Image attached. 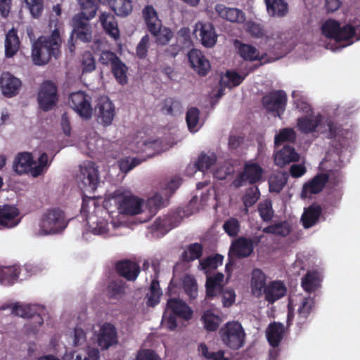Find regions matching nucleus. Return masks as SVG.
<instances>
[{"label":"nucleus","mask_w":360,"mask_h":360,"mask_svg":"<svg viewBox=\"0 0 360 360\" xmlns=\"http://www.w3.org/2000/svg\"><path fill=\"white\" fill-rule=\"evenodd\" d=\"M115 202L120 213L135 215L141 212L143 201L129 195H117Z\"/></svg>","instance_id":"nucleus-10"},{"label":"nucleus","mask_w":360,"mask_h":360,"mask_svg":"<svg viewBox=\"0 0 360 360\" xmlns=\"http://www.w3.org/2000/svg\"><path fill=\"white\" fill-rule=\"evenodd\" d=\"M109 6L112 11L120 17H127L132 11L131 0H109Z\"/></svg>","instance_id":"nucleus-32"},{"label":"nucleus","mask_w":360,"mask_h":360,"mask_svg":"<svg viewBox=\"0 0 360 360\" xmlns=\"http://www.w3.org/2000/svg\"><path fill=\"white\" fill-rule=\"evenodd\" d=\"M82 13L89 15L90 18H94L98 11V4L96 0H77Z\"/></svg>","instance_id":"nucleus-56"},{"label":"nucleus","mask_w":360,"mask_h":360,"mask_svg":"<svg viewBox=\"0 0 360 360\" xmlns=\"http://www.w3.org/2000/svg\"><path fill=\"white\" fill-rule=\"evenodd\" d=\"M287 95L283 90H274L262 98L264 108L272 115L281 117L285 110Z\"/></svg>","instance_id":"nucleus-6"},{"label":"nucleus","mask_w":360,"mask_h":360,"mask_svg":"<svg viewBox=\"0 0 360 360\" xmlns=\"http://www.w3.org/2000/svg\"><path fill=\"white\" fill-rule=\"evenodd\" d=\"M19 268L17 266H4L0 268V281L3 285H12L18 278Z\"/></svg>","instance_id":"nucleus-37"},{"label":"nucleus","mask_w":360,"mask_h":360,"mask_svg":"<svg viewBox=\"0 0 360 360\" xmlns=\"http://www.w3.org/2000/svg\"><path fill=\"white\" fill-rule=\"evenodd\" d=\"M199 116L200 111L196 108H191L187 111L186 120L191 132H196L201 127Z\"/></svg>","instance_id":"nucleus-43"},{"label":"nucleus","mask_w":360,"mask_h":360,"mask_svg":"<svg viewBox=\"0 0 360 360\" xmlns=\"http://www.w3.org/2000/svg\"><path fill=\"white\" fill-rule=\"evenodd\" d=\"M143 15L148 30L151 34L156 33L162 27L156 11L152 6H147L143 10Z\"/></svg>","instance_id":"nucleus-27"},{"label":"nucleus","mask_w":360,"mask_h":360,"mask_svg":"<svg viewBox=\"0 0 360 360\" xmlns=\"http://www.w3.org/2000/svg\"><path fill=\"white\" fill-rule=\"evenodd\" d=\"M93 18H90L89 15L82 13L75 14L72 20L73 27L72 30H82L84 28L91 27V26L89 23V20Z\"/></svg>","instance_id":"nucleus-54"},{"label":"nucleus","mask_w":360,"mask_h":360,"mask_svg":"<svg viewBox=\"0 0 360 360\" xmlns=\"http://www.w3.org/2000/svg\"><path fill=\"white\" fill-rule=\"evenodd\" d=\"M321 214V208L318 205L313 204L304 209L301 217L303 226L309 229L314 226L318 222Z\"/></svg>","instance_id":"nucleus-28"},{"label":"nucleus","mask_w":360,"mask_h":360,"mask_svg":"<svg viewBox=\"0 0 360 360\" xmlns=\"http://www.w3.org/2000/svg\"><path fill=\"white\" fill-rule=\"evenodd\" d=\"M223 229L229 236H236L240 230L239 221L236 218H231L224 222Z\"/></svg>","instance_id":"nucleus-60"},{"label":"nucleus","mask_w":360,"mask_h":360,"mask_svg":"<svg viewBox=\"0 0 360 360\" xmlns=\"http://www.w3.org/2000/svg\"><path fill=\"white\" fill-rule=\"evenodd\" d=\"M286 293V288L281 281H271L264 288L263 295L269 303H274L283 297Z\"/></svg>","instance_id":"nucleus-22"},{"label":"nucleus","mask_w":360,"mask_h":360,"mask_svg":"<svg viewBox=\"0 0 360 360\" xmlns=\"http://www.w3.org/2000/svg\"><path fill=\"white\" fill-rule=\"evenodd\" d=\"M182 108L179 101L172 98H167L162 102L161 110L165 115L175 116L181 113Z\"/></svg>","instance_id":"nucleus-39"},{"label":"nucleus","mask_w":360,"mask_h":360,"mask_svg":"<svg viewBox=\"0 0 360 360\" xmlns=\"http://www.w3.org/2000/svg\"><path fill=\"white\" fill-rule=\"evenodd\" d=\"M20 46L19 39L14 29L11 30L6 36L5 53L8 58L13 56Z\"/></svg>","instance_id":"nucleus-36"},{"label":"nucleus","mask_w":360,"mask_h":360,"mask_svg":"<svg viewBox=\"0 0 360 360\" xmlns=\"http://www.w3.org/2000/svg\"><path fill=\"white\" fill-rule=\"evenodd\" d=\"M32 15L38 18L44 8L43 0H25Z\"/></svg>","instance_id":"nucleus-62"},{"label":"nucleus","mask_w":360,"mask_h":360,"mask_svg":"<svg viewBox=\"0 0 360 360\" xmlns=\"http://www.w3.org/2000/svg\"><path fill=\"white\" fill-rule=\"evenodd\" d=\"M66 226L67 222L63 212L60 209L49 210L43 215L39 233L54 234L64 230Z\"/></svg>","instance_id":"nucleus-4"},{"label":"nucleus","mask_w":360,"mask_h":360,"mask_svg":"<svg viewBox=\"0 0 360 360\" xmlns=\"http://www.w3.org/2000/svg\"><path fill=\"white\" fill-rule=\"evenodd\" d=\"M259 192L257 187L250 188L243 196V204L246 209L252 206L259 199Z\"/></svg>","instance_id":"nucleus-59"},{"label":"nucleus","mask_w":360,"mask_h":360,"mask_svg":"<svg viewBox=\"0 0 360 360\" xmlns=\"http://www.w3.org/2000/svg\"><path fill=\"white\" fill-rule=\"evenodd\" d=\"M166 309L171 311L172 314L185 320H189L192 317V309L185 302L178 298L168 300Z\"/></svg>","instance_id":"nucleus-21"},{"label":"nucleus","mask_w":360,"mask_h":360,"mask_svg":"<svg viewBox=\"0 0 360 360\" xmlns=\"http://www.w3.org/2000/svg\"><path fill=\"white\" fill-rule=\"evenodd\" d=\"M21 85V81L9 72H4L0 77L1 91L8 98L15 96Z\"/></svg>","instance_id":"nucleus-14"},{"label":"nucleus","mask_w":360,"mask_h":360,"mask_svg":"<svg viewBox=\"0 0 360 360\" xmlns=\"http://www.w3.org/2000/svg\"><path fill=\"white\" fill-rule=\"evenodd\" d=\"M183 288L191 300L198 296V285L195 279L191 275H186L182 278Z\"/></svg>","instance_id":"nucleus-46"},{"label":"nucleus","mask_w":360,"mask_h":360,"mask_svg":"<svg viewBox=\"0 0 360 360\" xmlns=\"http://www.w3.org/2000/svg\"><path fill=\"white\" fill-rule=\"evenodd\" d=\"M143 160H141L138 158H130L127 157L122 159L119 162V167L122 172L127 173L138 166Z\"/></svg>","instance_id":"nucleus-58"},{"label":"nucleus","mask_w":360,"mask_h":360,"mask_svg":"<svg viewBox=\"0 0 360 360\" xmlns=\"http://www.w3.org/2000/svg\"><path fill=\"white\" fill-rule=\"evenodd\" d=\"M12 313L22 318H31L34 324L32 333H35L37 328L42 325L44 321L40 314L37 311V307L31 304H20L18 303L11 305Z\"/></svg>","instance_id":"nucleus-13"},{"label":"nucleus","mask_w":360,"mask_h":360,"mask_svg":"<svg viewBox=\"0 0 360 360\" xmlns=\"http://www.w3.org/2000/svg\"><path fill=\"white\" fill-rule=\"evenodd\" d=\"M287 183V176L285 174H277L271 176L269 181L271 192L279 193Z\"/></svg>","instance_id":"nucleus-57"},{"label":"nucleus","mask_w":360,"mask_h":360,"mask_svg":"<svg viewBox=\"0 0 360 360\" xmlns=\"http://www.w3.org/2000/svg\"><path fill=\"white\" fill-rule=\"evenodd\" d=\"M60 38L58 30H54L50 37H39L32 45V57L37 65L46 64L51 56L58 58L60 54Z\"/></svg>","instance_id":"nucleus-1"},{"label":"nucleus","mask_w":360,"mask_h":360,"mask_svg":"<svg viewBox=\"0 0 360 360\" xmlns=\"http://www.w3.org/2000/svg\"><path fill=\"white\" fill-rule=\"evenodd\" d=\"M202 319L204 321L205 328L210 331L216 330L221 322L220 318L214 315L210 311H205Z\"/></svg>","instance_id":"nucleus-53"},{"label":"nucleus","mask_w":360,"mask_h":360,"mask_svg":"<svg viewBox=\"0 0 360 360\" xmlns=\"http://www.w3.org/2000/svg\"><path fill=\"white\" fill-rule=\"evenodd\" d=\"M223 262V257L220 255H216L214 257H208L205 259L200 260L199 265L201 269L207 272L210 269H214L219 265H221Z\"/></svg>","instance_id":"nucleus-51"},{"label":"nucleus","mask_w":360,"mask_h":360,"mask_svg":"<svg viewBox=\"0 0 360 360\" xmlns=\"http://www.w3.org/2000/svg\"><path fill=\"white\" fill-rule=\"evenodd\" d=\"M240 56L247 60H256L260 58L259 51L253 46L240 44L238 47Z\"/></svg>","instance_id":"nucleus-49"},{"label":"nucleus","mask_w":360,"mask_h":360,"mask_svg":"<svg viewBox=\"0 0 360 360\" xmlns=\"http://www.w3.org/2000/svg\"><path fill=\"white\" fill-rule=\"evenodd\" d=\"M68 104L83 119L89 120L91 117L93 109L91 105V98L83 91L71 93Z\"/></svg>","instance_id":"nucleus-7"},{"label":"nucleus","mask_w":360,"mask_h":360,"mask_svg":"<svg viewBox=\"0 0 360 360\" xmlns=\"http://www.w3.org/2000/svg\"><path fill=\"white\" fill-rule=\"evenodd\" d=\"M82 64L84 72H90L95 70L96 63L91 53L87 51L83 53Z\"/></svg>","instance_id":"nucleus-64"},{"label":"nucleus","mask_w":360,"mask_h":360,"mask_svg":"<svg viewBox=\"0 0 360 360\" xmlns=\"http://www.w3.org/2000/svg\"><path fill=\"white\" fill-rule=\"evenodd\" d=\"M268 14L274 18H283L288 13V4L285 0H264Z\"/></svg>","instance_id":"nucleus-26"},{"label":"nucleus","mask_w":360,"mask_h":360,"mask_svg":"<svg viewBox=\"0 0 360 360\" xmlns=\"http://www.w3.org/2000/svg\"><path fill=\"white\" fill-rule=\"evenodd\" d=\"M162 290L160 288L159 282L153 279L150 283L149 290L146 295L147 304L150 307H154L160 302Z\"/></svg>","instance_id":"nucleus-44"},{"label":"nucleus","mask_w":360,"mask_h":360,"mask_svg":"<svg viewBox=\"0 0 360 360\" xmlns=\"http://www.w3.org/2000/svg\"><path fill=\"white\" fill-rule=\"evenodd\" d=\"M253 242L250 238H239L233 243L229 249V255L242 258L248 257L253 251Z\"/></svg>","instance_id":"nucleus-18"},{"label":"nucleus","mask_w":360,"mask_h":360,"mask_svg":"<svg viewBox=\"0 0 360 360\" xmlns=\"http://www.w3.org/2000/svg\"><path fill=\"white\" fill-rule=\"evenodd\" d=\"M291 231V226L287 221L276 223L265 227L263 231L266 233L285 237L287 236Z\"/></svg>","instance_id":"nucleus-42"},{"label":"nucleus","mask_w":360,"mask_h":360,"mask_svg":"<svg viewBox=\"0 0 360 360\" xmlns=\"http://www.w3.org/2000/svg\"><path fill=\"white\" fill-rule=\"evenodd\" d=\"M116 269L120 276L129 281H134L140 272L138 264L128 260L117 262Z\"/></svg>","instance_id":"nucleus-24"},{"label":"nucleus","mask_w":360,"mask_h":360,"mask_svg":"<svg viewBox=\"0 0 360 360\" xmlns=\"http://www.w3.org/2000/svg\"><path fill=\"white\" fill-rule=\"evenodd\" d=\"M75 179L82 190L94 192L99 184L98 171L95 164L90 161L81 164Z\"/></svg>","instance_id":"nucleus-3"},{"label":"nucleus","mask_w":360,"mask_h":360,"mask_svg":"<svg viewBox=\"0 0 360 360\" xmlns=\"http://www.w3.org/2000/svg\"><path fill=\"white\" fill-rule=\"evenodd\" d=\"M188 56L191 67L200 75L205 76L208 73L210 70V63L200 51L193 49L189 51Z\"/></svg>","instance_id":"nucleus-15"},{"label":"nucleus","mask_w":360,"mask_h":360,"mask_svg":"<svg viewBox=\"0 0 360 360\" xmlns=\"http://www.w3.org/2000/svg\"><path fill=\"white\" fill-rule=\"evenodd\" d=\"M323 34L334 41L333 51L342 49L352 43L354 36V29L350 25L340 27L338 22L334 20H328L322 25Z\"/></svg>","instance_id":"nucleus-2"},{"label":"nucleus","mask_w":360,"mask_h":360,"mask_svg":"<svg viewBox=\"0 0 360 360\" xmlns=\"http://www.w3.org/2000/svg\"><path fill=\"white\" fill-rule=\"evenodd\" d=\"M193 34L197 39H199L202 44L208 48H211L217 42V34L214 28L210 22L203 23L199 22L195 25Z\"/></svg>","instance_id":"nucleus-12"},{"label":"nucleus","mask_w":360,"mask_h":360,"mask_svg":"<svg viewBox=\"0 0 360 360\" xmlns=\"http://www.w3.org/2000/svg\"><path fill=\"white\" fill-rule=\"evenodd\" d=\"M315 306L314 298L309 296L302 298L297 309L299 323L304 322L307 319Z\"/></svg>","instance_id":"nucleus-38"},{"label":"nucleus","mask_w":360,"mask_h":360,"mask_svg":"<svg viewBox=\"0 0 360 360\" xmlns=\"http://www.w3.org/2000/svg\"><path fill=\"white\" fill-rule=\"evenodd\" d=\"M328 180L326 174H318L311 180L304 184L301 193L303 198H309L312 194L319 193L322 191Z\"/></svg>","instance_id":"nucleus-17"},{"label":"nucleus","mask_w":360,"mask_h":360,"mask_svg":"<svg viewBox=\"0 0 360 360\" xmlns=\"http://www.w3.org/2000/svg\"><path fill=\"white\" fill-rule=\"evenodd\" d=\"M112 73L116 79V80L120 84H124L127 83V67L125 64H124L120 59L117 61L112 67Z\"/></svg>","instance_id":"nucleus-52"},{"label":"nucleus","mask_w":360,"mask_h":360,"mask_svg":"<svg viewBox=\"0 0 360 360\" xmlns=\"http://www.w3.org/2000/svg\"><path fill=\"white\" fill-rule=\"evenodd\" d=\"M215 11L221 18L230 22L242 23L245 19L243 12L236 8H229L224 4H217Z\"/></svg>","instance_id":"nucleus-23"},{"label":"nucleus","mask_w":360,"mask_h":360,"mask_svg":"<svg viewBox=\"0 0 360 360\" xmlns=\"http://www.w3.org/2000/svg\"><path fill=\"white\" fill-rule=\"evenodd\" d=\"M223 342L233 349L242 347L245 343V333L238 322H228L220 330Z\"/></svg>","instance_id":"nucleus-5"},{"label":"nucleus","mask_w":360,"mask_h":360,"mask_svg":"<svg viewBox=\"0 0 360 360\" xmlns=\"http://www.w3.org/2000/svg\"><path fill=\"white\" fill-rule=\"evenodd\" d=\"M117 342V332L115 328L108 323L103 324L98 337L99 346L102 349H105L114 344H116Z\"/></svg>","instance_id":"nucleus-20"},{"label":"nucleus","mask_w":360,"mask_h":360,"mask_svg":"<svg viewBox=\"0 0 360 360\" xmlns=\"http://www.w3.org/2000/svg\"><path fill=\"white\" fill-rule=\"evenodd\" d=\"M107 292L108 296L112 298H121L124 293V285L122 281H115L110 282L108 285Z\"/></svg>","instance_id":"nucleus-55"},{"label":"nucleus","mask_w":360,"mask_h":360,"mask_svg":"<svg viewBox=\"0 0 360 360\" xmlns=\"http://www.w3.org/2000/svg\"><path fill=\"white\" fill-rule=\"evenodd\" d=\"M323 117L320 115L313 117L306 116L297 120V127L304 133H309L315 131L318 126L322 122Z\"/></svg>","instance_id":"nucleus-33"},{"label":"nucleus","mask_w":360,"mask_h":360,"mask_svg":"<svg viewBox=\"0 0 360 360\" xmlns=\"http://www.w3.org/2000/svg\"><path fill=\"white\" fill-rule=\"evenodd\" d=\"M138 144L140 148L138 151L145 153L148 158L167 149V147L162 146V141L160 139L143 140Z\"/></svg>","instance_id":"nucleus-30"},{"label":"nucleus","mask_w":360,"mask_h":360,"mask_svg":"<svg viewBox=\"0 0 360 360\" xmlns=\"http://www.w3.org/2000/svg\"><path fill=\"white\" fill-rule=\"evenodd\" d=\"M319 285V279L316 273L308 272L302 279V287L308 292L315 291Z\"/></svg>","instance_id":"nucleus-47"},{"label":"nucleus","mask_w":360,"mask_h":360,"mask_svg":"<svg viewBox=\"0 0 360 360\" xmlns=\"http://www.w3.org/2000/svg\"><path fill=\"white\" fill-rule=\"evenodd\" d=\"M104 143V139L95 136L88 139L86 145L91 153H101Z\"/></svg>","instance_id":"nucleus-61"},{"label":"nucleus","mask_w":360,"mask_h":360,"mask_svg":"<svg viewBox=\"0 0 360 360\" xmlns=\"http://www.w3.org/2000/svg\"><path fill=\"white\" fill-rule=\"evenodd\" d=\"M156 38V41L159 44L165 45L172 37V31L167 28H160L156 33L152 34Z\"/></svg>","instance_id":"nucleus-63"},{"label":"nucleus","mask_w":360,"mask_h":360,"mask_svg":"<svg viewBox=\"0 0 360 360\" xmlns=\"http://www.w3.org/2000/svg\"><path fill=\"white\" fill-rule=\"evenodd\" d=\"M18 210L12 205H0V228H13L19 224Z\"/></svg>","instance_id":"nucleus-16"},{"label":"nucleus","mask_w":360,"mask_h":360,"mask_svg":"<svg viewBox=\"0 0 360 360\" xmlns=\"http://www.w3.org/2000/svg\"><path fill=\"white\" fill-rule=\"evenodd\" d=\"M284 333V326L281 323H271L266 330V336L269 344L273 347L279 345Z\"/></svg>","instance_id":"nucleus-35"},{"label":"nucleus","mask_w":360,"mask_h":360,"mask_svg":"<svg viewBox=\"0 0 360 360\" xmlns=\"http://www.w3.org/2000/svg\"><path fill=\"white\" fill-rule=\"evenodd\" d=\"M56 87L51 82H44L38 94V102L40 108L48 111L52 109L57 103Z\"/></svg>","instance_id":"nucleus-9"},{"label":"nucleus","mask_w":360,"mask_h":360,"mask_svg":"<svg viewBox=\"0 0 360 360\" xmlns=\"http://www.w3.org/2000/svg\"><path fill=\"white\" fill-rule=\"evenodd\" d=\"M247 75V73L240 75L234 71H227L225 76L221 77L220 84L229 88L235 87L241 84Z\"/></svg>","instance_id":"nucleus-40"},{"label":"nucleus","mask_w":360,"mask_h":360,"mask_svg":"<svg viewBox=\"0 0 360 360\" xmlns=\"http://www.w3.org/2000/svg\"><path fill=\"white\" fill-rule=\"evenodd\" d=\"M262 172L263 170L259 165L256 163H247L245 166L244 172L240 173L233 181V185L238 188L243 186L246 183L253 184L261 179Z\"/></svg>","instance_id":"nucleus-11"},{"label":"nucleus","mask_w":360,"mask_h":360,"mask_svg":"<svg viewBox=\"0 0 360 360\" xmlns=\"http://www.w3.org/2000/svg\"><path fill=\"white\" fill-rule=\"evenodd\" d=\"M299 159V154L295 151L293 147L288 144L284 145L274 155L275 164L281 167L290 162H297Z\"/></svg>","instance_id":"nucleus-19"},{"label":"nucleus","mask_w":360,"mask_h":360,"mask_svg":"<svg viewBox=\"0 0 360 360\" xmlns=\"http://www.w3.org/2000/svg\"><path fill=\"white\" fill-rule=\"evenodd\" d=\"M217 160V156L214 153L201 154L195 164L198 170L205 172L209 169Z\"/></svg>","instance_id":"nucleus-50"},{"label":"nucleus","mask_w":360,"mask_h":360,"mask_svg":"<svg viewBox=\"0 0 360 360\" xmlns=\"http://www.w3.org/2000/svg\"><path fill=\"white\" fill-rule=\"evenodd\" d=\"M294 104L296 108L304 113L308 114L311 111V107L309 104L307 97L300 91H293L292 92Z\"/></svg>","instance_id":"nucleus-48"},{"label":"nucleus","mask_w":360,"mask_h":360,"mask_svg":"<svg viewBox=\"0 0 360 360\" xmlns=\"http://www.w3.org/2000/svg\"><path fill=\"white\" fill-rule=\"evenodd\" d=\"M202 250L203 248L200 243H192L182 253V259L186 262H190L199 259L202 254Z\"/></svg>","instance_id":"nucleus-45"},{"label":"nucleus","mask_w":360,"mask_h":360,"mask_svg":"<svg viewBox=\"0 0 360 360\" xmlns=\"http://www.w3.org/2000/svg\"><path fill=\"white\" fill-rule=\"evenodd\" d=\"M95 115L98 122L103 126L112 124L115 116V108L112 101L107 96H101L95 107Z\"/></svg>","instance_id":"nucleus-8"},{"label":"nucleus","mask_w":360,"mask_h":360,"mask_svg":"<svg viewBox=\"0 0 360 360\" xmlns=\"http://www.w3.org/2000/svg\"><path fill=\"white\" fill-rule=\"evenodd\" d=\"M266 275L258 269H255L252 273L251 288L252 294L259 297L263 295L264 288L267 285Z\"/></svg>","instance_id":"nucleus-29"},{"label":"nucleus","mask_w":360,"mask_h":360,"mask_svg":"<svg viewBox=\"0 0 360 360\" xmlns=\"http://www.w3.org/2000/svg\"><path fill=\"white\" fill-rule=\"evenodd\" d=\"M224 276L221 273H217L213 276L207 278L206 281V291L208 297H213L217 296L221 292L222 283Z\"/></svg>","instance_id":"nucleus-31"},{"label":"nucleus","mask_w":360,"mask_h":360,"mask_svg":"<svg viewBox=\"0 0 360 360\" xmlns=\"http://www.w3.org/2000/svg\"><path fill=\"white\" fill-rule=\"evenodd\" d=\"M296 139V134L291 128H284L280 130L274 137L275 147L278 148L284 143H292Z\"/></svg>","instance_id":"nucleus-41"},{"label":"nucleus","mask_w":360,"mask_h":360,"mask_svg":"<svg viewBox=\"0 0 360 360\" xmlns=\"http://www.w3.org/2000/svg\"><path fill=\"white\" fill-rule=\"evenodd\" d=\"M32 165V158L29 153H19L13 162V169L19 174L27 173Z\"/></svg>","instance_id":"nucleus-34"},{"label":"nucleus","mask_w":360,"mask_h":360,"mask_svg":"<svg viewBox=\"0 0 360 360\" xmlns=\"http://www.w3.org/2000/svg\"><path fill=\"white\" fill-rule=\"evenodd\" d=\"M99 21L101 23L105 32L112 37L117 39L120 37V31L115 16L107 12H103L99 16Z\"/></svg>","instance_id":"nucleus-25"}]
</instances>
